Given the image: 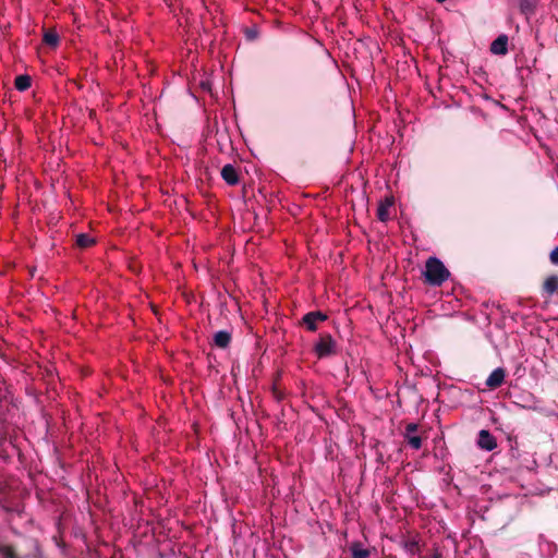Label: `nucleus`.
Returning <instances> with one entry per match:
<instances>
[{"label":"nucleus","mask_w":558,"mask_h":558,"mask_svg":"<svg viewBox=\"0 0 558 558\" xmlns=\"http://www.w3.org/2000/svg\"><path fill=\"white\" fill-rule=\"evenodd\" d=\"M424 282L432 287H440L450 276V271L437 257H428L423 272Z\"/></svg>","instance_id":"1"},{"label":"nucleus","mask_w":558,"mask_h":558,"mask_svg":"<svg viewBox=\"0 0 558 558\" xmlns=\"http://www.w3.org/2000/svg\"><path fill=\"white\" fill-rule=\"evenodd\" d=\"M313 350L318 359H326L337 354V343L330 333L323 332L319 333Z\"/></svg>","instance_id":"2"},{"label":"nucleus","mask_w":558,"mask_h":558,"mask_svg":"<svg viewBox=\"0 0 558 558\" xmlns=\"http://www.w3.org/2000/svg\"><path fill=\"white\" fill-rule=\"evenodd\" d=\"M328 316L322 311H313L306 313L302 317L301 324L306 327L308 331H316L318 329V324L327 320Z\"/></svg>","instance_id":"3"},{"label":"nucleus","mask_w":558,"mask_h":558,"mask_svg":"<svg viewBox=\"0 0 558 558\" xmlns=\"http://www.w3.org/2000/svg\"><path fill=\"white\" fill-rule=\"evenodd\" d=\"M506 374L507 372L504 367L495 368L485 381L486 387L490 390L499 388L505 381Z\"/></svg>","instance_id":"4"},{"label":"nucleus","mask_w":558,"mask_h":558,"mask_svg":"<svg viewBox=\"0 0 558 558\" xmlns=\"http://www.w3.org/2000/svg\"><path fill=\"white\" fill-rule=\"evenodd\" d=\"M418 425L416 423H409L405 426L404 438L408 444L415 450L422 447V438L416 436L414 433L417 432Z\"/></svg>","instance_id":"5"},{"label":"nucleus","mask_w":558,"mask_h":558,"mask_svg":"<svg viewBox=\"0 0 558 558\" xmlns=\"http://www.w3.org/2000/svg\"><path fill=\"white\" fill-rule=\"evenodd\" d=\"M477 446L486 451H492L497 447L496 438L487 429H481L478 433Z\"/></svg>","instance_id":"6"},{"label":"nucleus","mask_w":558,"mask_h":558,"mask_svg":"<svg viewBox=\"0 0 558 558\" xmlns=\"http://www.w3.org/2000/svg\"><path fill=\"white\" fill-rule=\"evenodd\" d=\"M490 51L494 54L505 56L508 52V36L499 35L490 45Z\"/></svg>","instance_id":"7"},{"label":"nucleus","mask_w":558,"mask_h":558,"mask_svg":"<svg viewBox=\"0 0 558 558\" xmlns=\"http://www.w3.org/2000/svg\"><path fill=\"white\" fill-rule=\"evenodd\" d=\"M393 205V199L386 197L384 201H380L377 208V218L381 222H386L390 219L389 209Z\"/></svg>","instance_id":"8"},{"label":"nucleus","mask_w":558,"mask_h":558,"mask_svg":"<svg viewBox=\"0 0 558 558\" xmlns=\"http://www.w3.org/2000/svg\"><path fill=\"white\" fill-rule=\"evenodd\" d=\"M221 177L229 185H236L239 183L238 172L230 163L222 167Z\"/></svg>","instance_id":"9"},{"label":"nucleus","mask_w":558,"mask_h":558,"mask_svg":"<svg viewBox=\"0 0 558 558\" xmlns=\"http://www.w3.org/2000/svg\"><path fill=\"white\" fill-rule=\"evenodd\" d=\"M542 290L547 295H553L558 292V275H551L545 279Z\"/></svg>","instance_id":"10"},{"label":"nucleus","mask_w":558,"mask_h":558,"mask_svg":"<svg viewBox=\"0 0 558 558\" xmlns=\"http://www.w3.org/2000/svg\"><path fill=\"white\" fill-rule=\"evenodd\" d=\"M231 342V333L227 330H220L214 335V344L219 349H226Z\"/></svg>","instance_id":"11"},{"label":"nucleus","mask_w":558,"mask_h":558,"mask_svg":"<svg viewBox=\"0 0 558 558\" xmlns=\"http://www.w3.org/2000/svg\"><path fill=\"white\" fill-rule=\"evenodd\" d=\"M32 85V78L29 75L22 74L17 75L14 81V86L17 90L24 92L27 90Z\"/></svg>","instance_id":"12"},{"label":"nucleus","mask_w":558,"mask_h":558,"mask_svg":"<svg viewBox=\"0 0 558 558\" xmlns=\"http://www.w3.org/2000/svg\"><path fill=\"white\" fill-rule=\"evenodd\" d=\"M75 244L80 248H88L95 244V239L88 235L87 233H80L75 238Z\"/></svg>","instance_id":"13"},{"label":"nucleus","mask_w":558,"mask_h":558,"mask_svg":"<svg viewBox=\"0 0 558 558\" xmlns=\"http://www.w3.org/2000/svg\"><path fill=\"white\" fill-rule=\"evenodd\" d=\"M43 41L50 47H57L59 44V35L54 29H48L44 34Z\"/></svg>","instance_id":"14"},{"label":"nucleus","mask_w":558,"mask_h":558,"mask_svg":"<svg viewBox=\"0 0 558 558\" xmlns=\"http://www.w3.org/2000/svg\"><path fill=\"white\" fill-rule=\"evenodd\" d=\"M352 558H368L369 550L362 548L360 543H353L350 547Z\"/></svg>","instance_id":"15"},{"label":"nucleus","mask_w":558,"mask_h":558,"mask_svg":"<svg viewBox=\"0 0 558 558\" xmlns=\"http://www.w3.org/2000/svg\"><path fill=\"white\" fill-rule=\"evenodd\" d=\"M536 8V0H520V10L525 15L534 13Z\"/></svg>","instance_id":"16"},{"label":"nucleus","mask_w":558,"mask_h":558,"mask_svg":"<svg viewBox=\"0 0 558 558\" xmlns=\"http://www.w3.org/2000/svg\"><path fill=\"white\" fill-rule=\"evenodd\" d=\"M0 558H21L10 545L0 544Z\"/></svg>","instance_id":"17"},{"label":"nucleus","mask_w":558,"mask_h":558,"mask_svg":"<svg viewBox=\"0 0 558 558\" xmlns=\"http://www.w3.org/2000/svg\"><path fill=\"white\" fill-rule=\"evenodd\" d=\"M549 259L553 264L558 265V246L550 252Z\"/></svg>","instance_id":"18"},{"label":"nucleus","mask_w":558,"mask_h":558,"mask_svg":"<svg viewBox=\"0 0 558 558\" xmlns=\"http://www.w3.org/2000/svg\"><path fill=\"white\" fill-rule=\"evenodd\" d=\"M407 547L411 553H414V550L417 548V543L411 542L410 544L407 545Z\"/></svg>","instance_id":"19"},{"label":"nucleus","mask_w":558,"mask_h":558,"mask_svg":"<svg viewBox=\"0 0 558 558\" xmlns=\"http://www.w3.org/2000/svg\"><path fill=\"white\" fill-rule=\"evenodd\" d=\"M432 558H442V555H441V553H439V551H435V553L433 554Z\"/></svg>","instance_id":"20"},{"label":"nucleus","mask_w":558,"mask_h":558,"mask_svg":"<svg viewBox=\"0 0 558 558\" xmlns=\"http://www.w3.org/2000/svg\"><path fill=\"white\" fill-rule=\"evenodd\" d=\"M439 3H444L446 0H436Z\"/></svg>","instance_id":"21"},{"label":"nucleus","mask_w":558,"mask_h":558,"mask_svg":"<svg viewBox=\"0 0 558 558\" xmlns=\"http://www.w3.org/2000/svg\"><path fill=\"white\" fill-rule=\"evenodd\" d=\"M389 558H397L396 556H389Z\"/></svg>","instance_id":"22"}]
</instances>
